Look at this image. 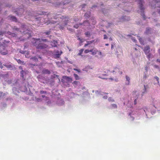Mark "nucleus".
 I'll return each mask as SVG.
<instances>
[{
  "label": "nucleus",
  "instance_id": "1",
  "mask_svg": "<svg viewBox=\"0 0 160 160\" xmlns=\"http://www.w3.org/2000/svg\"><path fill=\"white\" fill-rule=\"evenodd\" d=\"M32 44L35 46L37 49H43L48 48V45L44 43H42V42H46L47 41L46 39H41L40 38H33Z\"/></svg>",
  "mask_w": 160,
  "mask_h": 160
},
{
  "label": "nucleus",
  "instance_id": "2",
  "mask_svg": "<svg viewBox=\"0 0 160 160\" xmlns=\"http://www.w3.org/2000/svg\"><path fill=\"white\" fill-rule=\"evenodd\" d=\"M25 25H22L21 27V28L19 29L18 28L16 27L15 26H14L12 27V29L13 30H16L18 31V32H19L21 33H23L24 35L27 34L28 36L27 38H28L31 36V33H30V31L28 29H26V28L25 27Z\"/></svg>",
  "mask_w": 160,
  "mask_h": 160
},
{
  "label": "nucleus",
  "instance_id": "3",
  "mask_svg": "<svg viewBox=\"0 0 160 160\" xmlns=\"http://www.w3.org/2000/svg\"><path fill=\"white\" fill-rule=\"evenodd\" d=\"M150 50V48L149 46H146L144 47L143 49V51L146 55L147 58L148 59H150L151 55Z\"/></svg>",
  "mask_w": 160,
  "mask_h": 160
},
{
  "label": "nucleus",
  "instance_id": "4",
  "mask_svg": "<svg viewBox=\"0 0 160 160\" xmlns=\"http://www.w3.org/2000/svg\"><path fill=\"white\" fill-rule=\"evenodd\" d=\"M138 2L139 4V8L141 10V15L143 17V18L144 19H146L145 17V15L143 13V10L144 9L143 5L142 4V0H136Z\"/></svg>",
  "mask_w": 160,
  "mask_h": 160
},
{
  "label": "nucleus",
  "instance_id": "5",
  "mask_svg": "<svg viewBox=\"0 0 160 160\" xmlns=\"http://www.w3.org/2000/svg\"><path fill=\"white\" fill-rule=\"evenodd\" d=\"M72 81V79L71 78L66 76H63L61 80V81L63 83L71 82Z\"/></svg>",
  "mask_w": 160,
  "mask_h": 160
},
{
  "label": "nucleus",
  "instance_id": "6",
  "mask_svg": "<svg viewBox=\"0 0 160 160\" xmlns=\"http://www.w3.org/2000/svg\"><path fill=\"white\" fill-rule=\"evenodd\" d=\"M58 17L57 18H60L61 19H62V20H63L64 19H68V18H67V17H66V16H62V17H60L59 15H58ZM68 20L64 19L63 21L64 22V23L63 24L62 26H60L59 27L60 29H63L64 26L66 25L68 23Z\"/></svg>",
  "mask_w": 160,
  "mask_h": 160
},
{
  "label": "nucleus",
  "instance_id": "7",
  "mask_svg": "<svg viewBox=\"0 0 160 160\" xmlns=\"http://www.w3.org/2000/svg\"><path fill=\"white\" fill-rule=\"evenodd\" d=\"M28 72L27 71L21 70L20 72L21 76L25 80V78H24L26 77V75L28 74Z\"/></svg>",
  "mask_w": 160,
  "mask_h": 160
},
{
  "label": "nucleus",
  "instance_id": "8",
  "mask_svg": "<svg viewBox=\"0 0 160 160\" xmlns=\"http://www.w3.org/2000/svg\"><path fill=\"white\" fill-rule=\"evenodd\" d=\"M152 32L153 30L152 28H148L146 29L145 33L147 35H148L149 34L151 33Z\"/></svg>",
  "mask_w": 160,
  "mask_h": 160
},
{
  "label": "nucleus",
  "instance_id": "9",
  "mask_svg": "<svg viewBox=\"0 0 160 160\" xmlns=\"http://www.w3.org/2000/svg\"><path fill=\"white\" fill-rule=\"evenodd\" d=\"M91 52H92V54L94 55L96 54L98 52V51L96 48H94L93 49H91Z\"/></svg>",
  "mask_w": 160,
  "mask_h": 160
},
{
  "label": "nucleus",
  "instance_id": "10",
  "mask_svg": "<svg viewBox=\"0 0 160 160\" xmlns=\"http://www.w3.org/2000/svg\"><path fill=\"white\" fill-rule=\"evenodd\" d=\"M118 72L119 74L120 75L122 74V72L119 71V69L117 68H114L112 72Z\"/></svg>",
  "mask_w": 160,
  "mask_h": 160
},
{
  "label": "nucleus",
  "instance_id": "11",
  "mask_svg": "<svg viewBox=\"0 0 160 160\" xmlns=\"http://www.w3.org/2000/svg\"><path fill=\"white\" fill-rule=\"evenodd\" d=\"M42 72L44 74H50V72L48 69H43L42 71Z\"/></svg>",
  "mask_w": 160,
  "mask_h": 160
},
{
  "label": "nucleus",
  "instance_id": "12",
  "mask_svg": "<svg viewBox=\"0 0 160 160\" xmlns=\"http://www.w3.org/2000/svg\"><path fill=\"white\" fill-rule=\"evenodd\" d=\"M51 45L53 47H55L57 46L58 42L55 41H53L52 42H50Z\"/></svg>",
  "mask_w": 160,
  "mask_h": 160
},
{
  "label": "nucleus",
  "instance_id": "13",
  "mask_svg": "<svg viewBox=\"0 0 160 160\" xmlns=\"http://www.w3.org/2000/svg\"><path fill=\"white\" fill-rule=\"evenodd\" d=\"M62 51H61L60 52L59 51H58L56 52V54L54 55L56 58H59L60 56L61 55L62 53Z\"/></svg>",
  "mask_w": 160,
  "mask_h": 160
},
{
  "label": "nucleus",
  "instance_id": "14",
  "mask_svg": "<svg viewBox=\"0 0 160 160\" xmlns=\"http://www.w3.org/2000/svg\"><path fill=\"white\" fill-rule=\"evenodd\" d=\"M8 19H9L10 20H12L13 21H17V19L15 17L12 16H9L8 17Z\"/></svg>",
  "mask_w": 160,
  "mask_h": 160
},
{
  "label": "nucleus",
  "instance_id": "15",
  "mask_svg": "<svg viewBox=\"0 0 160 160\" xmlns=\"http://www.w3.org/2000/svg\"><path fill=\"white\" fill-rule=\"evenodd\" d=\"M4 66H5L8 68H13L11 64H4L3 65Z\"/></svg>",
  "mask_w": 160,
  "mask_h": 160
},
{
  "label": "nucleus",
  "instance_id": "16",
  "mask_svg": "<svg viewBox=\"0 0 160 160\" xmlns=\"http://www.w3.org/2000/svg\"><path fill=\"white\" fill-rule=\"evenodd\" d=\"M83 50L84 49H80L79 51V52L78 53V55L79 56H82V54L83 52Z\"/></svg>",
  "mask_w": 160,
  "mask_h": 160
},
{
  "label": "nucleus",
  "instance_id": "17",
  "mask_svg": "<svg viewBox=\"0 0 160 160\" xmlns=\"http://www.w3.org/2000/svg\"><path fill=\"white\" fill-rule=\"evenodd\" d=\"M93 42H94V40L93 41H89V42H87V43L85 44L84 47H86V46H88V45H89V44L92 43Z\"/></svg>",
  "mask_w": 160,
  "mask_h": 160
},
{
  "label": "nucleus",
  "instance_id": "18",
  "mask_svg": "<svg viewBox=\"0 0 160 160\" xmlns=\"http://www.w3.org/2000/svg\"><path fill=\"white\" fill-rule=\"evenodd\" d=\"M126 81L128 82L127 84L128 85L130 83V78H129V77H128V76H126Z\"/></svg>",
  "mask_w": 160,
  "mask_h": 160
},
{
  "label": "nucleus",
  "instance_id": "19",
  "mask_svg": "<svg viewBox=\"0 0 160 160\" xmlns=\"http://www.w3.org/2000/svg\"><path fill=\"white\" fill-rule=\"evenodd\" d=\"M31 59H32L33 61L35 62H37L38 61V59L37 58H36V57H32L31 58Z\"/></svg>",
  "mask_w": 160,
  "mask_h": 160
},
{
  "label": "nucleus",
  "instance_id": "20",
  "mask_svg": "<svg viewBox=\"0 0 160 160\" xmlns=\"http://www.w3.org/2000/svg\"><path fill=\"white\" fill-rule=\"evenodd\" d=\"M73 75H74L75 78L76 79V80H79L80 78L77 74H73Z\"/></svg>",
  "mask_w": 160,
  "mask_h": 160
},
{
  "label": "nucleus",
  "instance_id": "21",
  "mask_svg": "<svg viewBox=\"0 0 160 160\" xmlns=\"http://www.w3.org/2000/svg\"><path fill=\"white\" fill-rule=\"evenodd\" d=\"M17 62H18V63L22 64H24V62L21 61V60H20V59H18L17 60Z\"/></svg>",
  "mask_w": 160,
  "mask_h": 160
},
{
  "label": "nucleus",
  "instance_id": "22",
  "mask_svg": "<svg viewBox=\"0 0 160 160\" xmlns=\"http://www.w3.org/2000/svg\"><path fill=\"white\" fill-rule=\"evenodd\" d=\"M139 41L140 42V43H141V44H143V42H144L142 40V39L141 38H140L139 39Z\"/></svg>",
  "mask_w": 160,
  "mask_h": 160
},
{
  "label": "nucleus",
  "instance_id": "23",
  "mask_svg": "<svg viewBox=\"0 0 160 160\" xmlns=\"http://www.w3.org/2000/svg\"><path fill=\"white\" fill-rule=\"evenodd\" d=\"M91 52V49L88 50V49H86L84 51V52L85 53H88L89 52Z\"/></svg>",
  "mask_w": 160,
  "mask_h": 160
},
{
  "label": "nucleus",
  "instance_id": "24",
  "mask_svg": "<svg viewBox=\"0 0 160 160\" xmlns=\"http://www.w3.org/2000/svg\"><path fill=\"white\" fill-rule=\"evenodd\" d=\"M114 108H117V106L115 104H112L111 105Z\"/></svg>",
  "mask_w": 160,
  "mask_h": 160
},
{
  "label": "nucleus",
  "instance_id": "25",
  "mask_svg": "<svg viewBox=\"0 0 160 160\" xmlns=\"http://www.w3.org/2000/svg\"><path fill=\"white\" fill-rule=\"evenodd\" d=\"M40 93L41 94H45L47 93V92L45 91L41 90L40 91Z\"/></svg>",
  "mask_w": 160,
  "mask_h": 160
},
{
  "label": "nucleus",
  "instance_id": "26",
  "mask_svg": "<svg viewBox=\"0 0 160 160\" xmlns=\"http://www.w3.org/2000/svg\"><path fill=\"white\" fill-rule=\"evenodd\" d=\"M154 78H155L158 81V83H159V78L157 76L155 77Z\"/></svg>",
  "mask_w": 160,
  "mask_h": 160
},
{
  "label": "nucleus",
  "instance_id": "27",
  "mask_svg": "<svg viewBox=\"0 0 160 160\" xmlns=\"http://www.w3.org/2000/svg\"><path fill=\"white\" fill-rule=\"evenodd\" d=\"M85 35L88 36L90 35V32H86L85 33Z\"/></svg>",
  "mask_w": 160,
  "mask_h": 160
},
{
  "label": "nucleus",
  "instance_id": "28",
  "mask_svg": "<svg viewBox=\"0 0 160 160\" xmlns=\"http://www.w3.org/2000/svg\"><path fill=\"white\" fill-rule=\"evenodd\" d=\"M0 68L1 69L3 68L2 63L1 62H0Z\"/></svg>",
  "mask_w": 160,
  "mask_h": 160
},
{
  "label": "nucleus",
  "instance_id": "29",
  "mask_svg": "<svg viewBox=\"0 0 160 160\" xmlns=\"http://www.w3.org/2000/svg\"><path fill=\"white\" fill-rule=\"evenodd\" d=\"M45 33H46V35H49L50 33V31H48L45 32Z\"/></svg>",
  "mask_w": 160,
  "mask_h": 160
},
{
  "label": "nucleus",
  "instance_id": "30",
  "mask_svg": "<svg viewBox=\"0 0 160 160\" xmlns=\"http://www.w3.org/2000/svg\"><path fill=\"white\" fill-rule=\"evenodd\" d=\"M73 69L74 70L78 71V72H80V69H77V68H73Z\"/></svg>",
  "mask_w": 160,
  "mask_h": 160
},
{
  "label": "nucleus",
  "instance_id": "31",
  "mask_svg": "<svg viewBox=\"0 0 160 160\" xmlns=\"http://www.w3.org/2000/svg\"><path fill=\"white\" fill-rule=\"evenodd\" d=\"M78 83H79V82H78V81H74L73 82V84H78Z\"/></svg>",
  "mask_w": 160,
  "mask_h": 160
},
{
  "label": "nucleus",
  "instance_id": "32",
  "mask_svg": "<svg viewBox=\"0 0 160 160\" xmlns=\"http://www.w3.org/2000/svg\"><path fill=\"white\" fill-rule=\"evenodd\" d=\"M74 27L75 28H78V27H79V25L78 24H76L74 26Z\"/></svg>",
  "mask_w": 160,
  "mask_h": 160
},
{
  "label": "nucleus",
  "instance_id": "33",
  "mask_svg": "<svg viewBox=\"0 0 160 160\" xmlns=\"http://www.w3.org/2000/svg\"><path fill=\"white\" fill-rule=\"evenodd\" d=\"M107 38H108V37L106 35H104L103 39H107Z\"/></svg>",
  "mask_w": 160,
  "mask_h": 160
},
{
  "label": "nucleus",
  "instance_id": "34",
  "mask_svg": "<svg viewBox=\"0 0 160 160\" xmlns=\"http://www.w3.org/2000/svg\"><path fill=\"white\" fill-rule=\"evenodd\" d=\"M154 68H159V66L158 65H154Z\"/></svg>",
  "mask_w": 160,
  "mask_h": 160
},
{
  "label": "nucleus",
  "instance_id": "35",
  "mask_svg": "<svg viewBox=\"0 0 160 160\" xmlns=\"http://www.w3.org/2000/svg\"><path fill=\"white\" fill-rule=\"evenodd\" d=\"M85 23H88V21H84L83 23V25L84 26L85 25Z\"/></svg>",
  "mask_w": 160,
  "mask_h": 160
},
{
  "label": "nucleus",
  "instance_id": "36",
  "mask_svg": "<svg viewBox=\"0 0 160 160\" xmlns=\"http://www.w3.org/2000/svg\"><path fill=\"white\" fill-rule=\"evenodd\" d=\"M98 54H99L100 55H102V52H101L98 51Z\"/></svg>",
  "mask_w": 160,
  "mask_h": 160
},
{
  "label": "nucleus",
  "instance_id": "37",
  "mask_svg": "<svg viewBox=\"0 0 160 160\" xmlns=\"http://www.w3.org/2000/svg\"><path fill=\"white\" fill-rule=\"evenodd\" d=\"M1 53L3 55H6L7 53V52H1Z\"/></svg>",
  "mask_w": 160,
  "mask_h": 160
},
{
  "label": "nucleus",
  "instance_id": "38",
  "mask_svg": "<svg viewBox=\"0 0 160 160\" xmlns=\"http://www.w3.org/2000/svg\"><path fill=\"white\" fill-rule=\"evenodd\" d=\"M144 91L146 92V87L145 85H144Z\"/></svg>",
  "mask_w": 160,
  "mask_h": 160
},
{
  "label": "nucleus",
  "instance_id": "39",
  "mask_svg": "<svg viewBox=\"0 0 160 160\" xmlns=\"http://www.w3.org/2000/svg\"><path fill=\"white\" fill-rule=\"evenodd\" d=\"M108 100H109V101H114V100H112V98H108Z\"/></svg>",
  "mask_w": 160,
  "mask_h": 160
},
{
  "label": "nucleus",
  "instance_id": "40",
  "mask_svg": "<svg viewBox=\"0 0 160 160\" xmlns=\"http://www.w3.org/2000/svg\"><path fill=\"white\" fill-rule=\"evenodd\" d=\"M19 69H21L22 70H22V66H19Z\"/></svg>",
  "mask_w": 160,
  "mask_h": 160
},
{
  "label": "nucleus",
  "instance_id": "41",
  "mask_svg": "<svg viewBox=\"0 0 160 160\" xmlns=\"http://www.w3.org/2000/svg\"><path fill=\"white\" fill-rule=\"evenodd\" d=\"M137 100L136 99H135L134 101V104H137Z\"/></svg>",
  "mask_w": 160,
  "mask_h": 160
},
{
  "label": "nucleus",
  "instance_id": "42",
  "mask_svg": "<svg viewBox=\"0 0 160 160\" xmlns=\"http://www.w3.org/2000/svg\"><path fill=\"white\" fill-rule=\"evenodd\" d=\"M156 61L158 62H160V59H157Z\"/></svg>",
  "mask_w": 160,
  "mask_h": 160
},
{
  "label": "nucleus",
  "instance_id": "43",
  "mask_svg": "<svg viewBox=\"0 0 160 160\" xmlns=\"http://www.w3.org/2000/svg\"><path fill=\"white\" fill-rule=\"evenodd\" d=\"M42 97L43 98H45V97H46L45 96H44V95H42Z\"/></svg>",
  "mask_w": 160,
  "mask_h": 160
},
{
  "label": "nucleus",
  "instance_id": "44",
  "mask_svg": "<svg viewBox=\"0 0 160 160\" xmlns=\"http://www.w3.org/2000/svg\"><path fill=\"white\" fill-rule=\"evenodd\" d=\"M78 40H80V41H81V42H82V40H81V39L80 38H78Z\"/></svg>",
  "mask_w": 160,
  "mask_h": 160
},
{
  "label": "nucleus",
  "instance_id": "45",
  "mask_svg": "<svg viewBox=\"0 0 160 160\" xmlns=\"http://www.w3.org/2000/svg\"><path fill=\"white\" fill-rule=\"evenodd\" d=\"M105 45L106 46H108L109 44H108V43H106Z\"/></svg>",
  "mask_w": 160,
  "mask_h": 160
},
{
  "label": "nucleus",
  "instance_id": "46",
  "mask_svg": "<svg viewBox=\"0 0 160 160\" xmlns=\"http://www.w3.org/2000/svg\"><path fill=\"white\" fill-rule=\"evenodd\" d=\"M158 13L160 14V10H158Z\"/></svg>",
  "mask_w": 160,
  "mask_h": 160
},
{
  "label": "nucleus",
  "instance_id": "47",
  "mask_svg": "<svg viewBox=\"0 0 160 160\" xmlns=\"http://www.w3.org/2000/svg\"><path fill=\"white\" fill-rule=\"evenodd\" d=\"M109 39L111 40V41H112V38H109Z\"/></svg>",
  "mask_w": 160,
  "mask_h": 160
},
{
  "label": "nucleus",
  "instance_id": "48",
  "mask_svg": "<svg viewBox=\"0 0 160 160\" xmlns=\"http://www.w3.org/2000/svg\"><path fill=\"white\" fill-rule=\"evenodd\" d=\"M107 98V96H104L103 97V98Z\"/></svg>",
  "mask_w": 160,
  "mask_h": 160
},
{
  "label": "nucleus",
  "instance_id": "49",
  "mask_svg": "<svg viewBox=\"0 0 160 160\" xmlns=\"http://www.w3.org/2000/svg\"><path fill=\"white\" fill-rule=\"evenodd\" d=\"M12 34L13 35V36H15L16 35L15 33H12Z\"/></svg>",
  "mask_w": 160,
  "mask_h": 160
},
{
  "label": "nucleus",
  "instance_id": "50",
  "mask_svg": "<svg viewBox=\"0 0 160 160\" xmlns=\"http://www.w3.org/2000/svg\"><path fill=\"white\" fill-rule=\"evenodd\" d=\"M158 52L159 53V54H160V49H159L158 50Z\"/></svg>",
  "mask_w": 160,
  "mask_h": 160
},
{
  "label": "nucleus",
  "instance_id": "51",
  "mask_svg": "<svg viewBox=\"0 0 160 160\" xmlns=\"http://www.w3.org/2000/svg\"><path fill=\"white\" fill-rule=\"evenodd\" d=\"M148 68V67L147 66H146V67H145V69L146 70H147V69Z\"/></svg>",
  "mask_w": 160,
  "mask_h": 160
},
{
  "label": "nucleus",
  "instance_id": "52",
  "mask_svg": "<svg viewBox=\"0 0 160 160\" xmlns=\"http://www.w3.org/2000/svg\"><path fill=\"white\" fill-rule=\"evenodd\" d=\"M39 58H40V59H41L42 58V57H41V56H39Z\"/></svg>",
  "mask_w": 160,
  "mask_h": 160
},
{
  "label": "nucleus",
  "instance_id": "53",
  "mask_svg": "<svg viewBox=\"0 0 160 160\" xmlns=\"http://www.w3.org/2000/svg\"><path fill=\"white\" fill-rule=\"evenodd\" d=\"M113 46L112 45L111 46V48H113Z\"/></svg>",
  "mask_w": 160,
  "mask_h": 160
},
{
  "label": "nucleus",
  "instance_id": "54",
  "mask_svg": "<svg viewBox=\"0 0 160 160\" xmlns=\"http://www.w3.org/2000/svg\"><path fill=\"white\" fill-rule=\"evenodd\" d=\"M56 77H59V76H58V75H56Z\"/></svg>",
  "mask_w": 160,
  "mask_h": 160
},
{
  "label": "nucleus",
  "instance_id": "55",
  "mask_svg": "<svg viewBox=\"0 0 160 160\" xmlns=\"http://www.w3.org/2000/svg\"><path fill=\"white\" fill-rule=\"evenodd\" d=\"M87 14V13H86L85 14V16H86Z\"/></svg>",
  "mask_w": 160,
  "mask_h": 160
},
{
  "label": "nucleus",
  "instance_id": "56",
  "mask_svg": "<svg viewBox=\"0 0 160 160\" xmlns=\"http://www.w3.org/2000/svg\"><path fill=\"white\" fill-rule=\"evenodd\" d=\"M23 9H21V11H23Z\"/></svg>",
  "mask_w": 160,
  "mask_h": 160
},
{
  "label": "nucleus",
  "instance_id": "57",
  "mask_svg": "<svg viewBox=\"0 0 160 160\" xmlns=\"http://www.w3.org/2000/svg\"><path fill=\"white\" fill-rule=\"evenodd\" d=\"M134 49L135 50H137V49L136 48H135Z\"/></svg>",
  "mask_w": 160,
  "mask_h": 160
},
{
  "label": "nucleus",
  "instance_id": "58",
  "mask_svg": "<svg viewBox=\"0 0 160 160\" xmlns=\"http://www.w3.org/2000/svg\"><path fill=\"white\" fill-rule=\"evenodd\" d=\"M110 79H111L112 80V78H110Z\"/></svg>",
  "mask_w": 160,
  "mask_h": 160
},
{
  "label": "nucleus",
  "instance_id": "59",
  "mask_svg": "<svg viewBox=\"0 0 160 160\" xmlns=\"http://www.w3.org/2000/svg\"><path fill=\"white\" fill-rule=\"evenodd\" d=\"M37 0H33V1H36Z\"/></svg>",
  "mask_w": 160,
  "mask_h": 160
},
{
  "label": "nucleus",
  "instance_id": "60",
  "mask_svg": "<svg viewBox=\"0 0 160 160\" xmlns=\"http://www.w3.org/2000/svg\"><path fill=\"white\" fill-rule=\"evenodd\" d=\"M39 76L38 77V78H39Z\"/></svg>",
  "mask_w": 160,
  "mask_h": 160
},
{
  "label": "nucleus",
  "instance_id": "61",
  "mask_svg": "<svg viewBox=\"0 0 160 160\" xmlns=\"http://www.w3.org/2000/svg\"><path fill=\"white\" fill-rule=\"evenodd\" d=\"M57 18H54V19H57Z\"/></svg>",
  "mask_w": 160,
  "mask_h": 160
},
{
  "label": "nucleus",
  "instance_id": "62",
  "mask_svg": "<svg viewBox=\"0 0 160 160\" xmlns=\"http://www.w3.org/2000/svg\"><path fill=\"white\" fill-rule=\"evenodd\" d=\"M145 78H146V76H145V77H144Z\"/></svg>",
  "mask_w": 160,
  "mask_h": 160
},
{
  "label": "nucleus",
  "instance_id": "63",
  "mask_svg": "<svg viewBox=\"0 0 160 160\" xmlns=\"http://www.w3.org/2000/svg\"><path fill=\"white\" fill-rule=\"evenodd\" d=\"M80 25H82V24L80 23Z\"/></svg>",
  "mask_w": 160,
  "mask_h": 160
},
{
  "label": "nucleus",
  "instance_id": "64",
  "mask_svg": "<svg viewBox=\"0 0 160 160\" xmlns=\"http://www.w3.org/2000/svg\"><path fill=\"white\" fill-rule=\"evenodd\" d=\"M157 1V2H158V1Z\"/></svg>",
  "mask_w": 160,
  "mask_h": 160
}]
</instances>
